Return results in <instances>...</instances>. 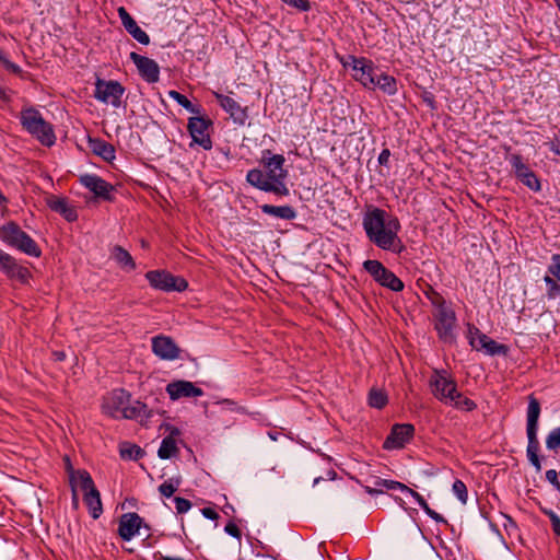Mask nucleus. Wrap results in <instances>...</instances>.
I'll return each instance as SVG.
<instances>
[{
    "mask_svg": "<svg viewBox=\"0 0 560 560\" xmlns=\"http://www.w3.org/2000/svg\"><path fill=\"white\" fill-rule=\"evenodd\" d=\"M118 15L120 18L121 24L127 25L133 18L127 12L124 7L118 8Z\"/></svg>",
    "mask_w": 560,
    "mask_h": 560,
    "instance_id": "3c124183",
    "label": "nucleus"
},
{
    "mask_svg": "<svg viewBox=\"0 0 560 560\" xmlns=\"http://www.w3.org/2000/svg\"><path fill=\"white\" fill-rule=\"evenodd\" d=\"M544 281L548 285V289L552 288L557 283V281L553 278H551L550 276H545Z\"/></svg>",
    "mask_w": 560,
    "mask_h": 560,
    "instance_id": "bf43d9fd",
    "label": "nucleus"
},
{
    "mask_svg": "<svg viewBox=\"0 0 560 560\" xmlns=\"http://www.w3.org/2000/svg\"><path fill=\"white\" fill-rule=\"evenodd\" d=\"M130 58L137 66V69L139 70L141 77L145 81H148L149 83H154L159 81L160 68L153 59L141 56L135 51L130 54Z\"/></svg>",
    "mask_w": 560,
    "mask_h": 560,
    "instance_id": "dca6fc26",
    "label": "nucleus"
},
{
    "mask_svg": "<svg viewBox=\"0 0 560 560\" xmlns=\"http://www.w3.org/2000/svg\"><path fill=\"white\" fill-rule=\"evenodd\" d=\"M8 277L16 279L22 283H26L31 276L27 268L20 266L16 260L12 264V268L7 273Z\"/></svg>",
    "mask_w": 560,
    "mask_h": 560,
    "instance_id": "72a5a7b5",
    "label": "nucleus"
},
{
    "mask_svg": "<svg viewBox=\"0 0 560 560\" xmlns=\"http://www.w3.org/2000/svg\"><path fill=\"white\" fill-rule=\"evenodd\" d=\"M284 158L283 155L276 154L272 155L265 164V167L267 170V178L270 180L271 185L277 184L278 182L280 184H284V178L288 175V172L283 168L284 164Z\"/></svg>",
    "mask_w": 560,
    "mask_h": 560,
    "instance_id": "aec40b11",
    "label": "nucleus"
},
{
    "mask_svg": "<svg viewBox=\"0 0 560 560\" xmlns=\"http://www.w3.org/2000/svg\"><path fill=\"white\" fill-rule=\"evenodd\" d=\"M540 404L534 395L528 396L527 436L537 435Z\"/></svg>",
    "mask_w": 560,
    "mask_h": 560,
    "instance_id": "5701e85b",
    "label": "nucleus"
},
{
    "mask_svg": "<svg viewBox=\"0 0 560 560\" xmlns=\"http://www.w3.org/2000/svg\"><path fill=\"white\" fill-rule=\"evenodd\" d=\"M112 258L125 270L132 271L136 269V262L128 250L116 245L112 249Z\"/></svg>",
    "mask_w": 560,
    "mask_h": 560,
    "instance_id": "393cba45",
    "label": "nucleus"
},
{
    "mask_svg": "<svg viewBox=\"0 0 560 560\" xmlns=\"http://www.w3.org/2000/svg\"><path fill=\"white\" fill-rule=\"evenodd\" d=\"M180 483V478H171L159 487V491L163 497L170 498L174 494Z\"/></svg>",
    "mask_w": 560,
    "mask_h": 560,
    "instance_id": "e433bc0d",
    "label": "nucleus"
},
{
    "mask_svg": "<svg viewBox=\"0 0 560 560\" xmlns=\"http://www.w3.org/2000/svg\"><path fill=\"white\" fill-rule=\"evenodd\" d=\"M376 485L377 486H383V487H385L386 489H389V490L399 489L401 491H405V489H408V487L406 485H404V483H401L399 481L386 480V479L377 480Z\"/></svg>",
    "mask_w": 560,
    "mask_h": 560,
    "instance_id": "c03bdc74",
    "label": "nucleus"
},
{
    "mask_svg": "<svg viewBox=\"0 0 560 560\" xmlns=\"http://www.w3.org/2000/svg\"><path fill=\"white\" fill-rule=\"evenodd\" d=\"M482 350L490 355L506 354L508 347L505 345L498 343L495 340L489 338L486 343H481Z\"/></svg>",
    "mask_w": 560,
    "mask_h": 560,
    "instance_id": "f704fd0d",
    "label": "nucleus"
},
{
    "mask_svg": "<svg viewBox=\"0 0 560 560\" xmlns=\"http://www.w3.org/2000/svg\"><path fill=\"white\" fill-rule=\"evenodd\" d=\"M225 532L234 537H236L237 539L241 538V530L240 528L236 526V524L230 522L229 524H226L225 526Z\"/></svg>",
    "mask_w": 560,
    "mask_h": 560,
    "instance_id": "603ef678",
    "label": "nucleus"
},
{
    "mask_svg": "<svg viewBox=\"0 0 560 560\" xmlns=\"http://www.w3.org/2000/svg\"><path fill=\"white\" fill-rule=\"evenodd\" d=\"M170 97L175 100L179 105H182L184 108L189 110L190 113L198 114L199 109L196 108L192 103L183 94H180L177 91H170L168 92Z\"/></svg>",
    "mask_w": 560,
    "mask_h": 560,
    "instance_id": "4c0bfd02",
    "label": "nucleus"
},
{
    "mask_svg": "<svg viewBox=\"0 0 560 560\" xmlns=\"http://www.w3.org/2000/svg\"><path fill=\"white\" fill-rule=\"evenodd\" d=\"M8 71H10L12 73H15V74H19V73H21L22 70H21V68L18 65L12 62L11 66H10V69Z\"/></svg>",
    "mask_w": 560,
    "mask_h": 560,
    "instance_id": "680f3d73",
    "label": "nucleus"
},
{
    "mask_svg": "<svg viewBox=\"0 0 560 560\" xmlns=\"http://www.w3.org/2000/svg\"><path fill=\"white\" fill-rule=\"evenodd\" d=\"M142 454H143V451L137 445H131L128 447L120 448V455L122 458L138 459L142 456Z\"/></svg>",
    "mask_w": 560,
    "mask_h": 560,
    "instance_id": "58836bf2",
    "label": "nucleus"
},
{
    "mask_svg": "<svg viewBox=\"0 0 560 560\" xmlns=\"http://www.w3.org/2000/svg\"><path fill=\"white\" fill-rule=\"evenodd\" d=\"M546 445L549 450H557L560 447V427L548 434Z\"/></svg>",
    "mask_w": 560,
    "mask_h": 560,
    "instance_id": "79ce46f5",
    "label": "nucleus"
},
{
    "mask_svg": "<svg viewBox=\"0 0 560 560\" xmlns=\"http://www.w3.org/2000/svg\"><path fill=\"white\" fill-rule=\"evenodd\" d=\"M547 294L549 299H556L558 296L560 298V285L556 283L552 288L548 289Z\"/></svg>",
    "mask_w": 560,
    "mask_h": 560,
    "instance_id": "6e6d98bb",
    "label": "nucleus"
},
{
    "mask_svg": "<svg viewBox=\"0 0 560 560\" xmlns=\"http://www.w3.org/2000/svg\"><path fill=\"white\" fill-rule=\"evenodd\" d=\"M406 492L410 493L416 500L417 502L419 503V505L424 510V512L431 517L433 518L435 522L438 523H446L445 518L436 513L434 510H432L427 501L415 490H412L411 488L408 487V489H405Z\"/></svg>",
    "mask_w": 560,
    "mask_h": 560,
    "instance_id": "c85d7f7f",
    "label": "nucleus"
},
{
    "mask_svg": "<svg viewBox=\"0 0 560 560\" xmlns=\"http://www.w3.org/2000/svg\"><path fill=\"white\" fill-rule=\"evenodd\" d=\"M557 7L560 10V0H556Z\"/></svg>",
    "mask_w": 560,
    "mask_h": 560,
    "instance_id": "774afa93",
    "label": "nucleus"
},
{
    "mask_svg": "<svg viewBox=\"0 0 560 560\" xmlns=\"http://www.w3.org/2000/svg\"><path fill=\"white\" fill-rule=\"evenodd\" d=\"M210 120L203 117H191L188 121V130L195 143H198L205 150L212 147L208 132Z\"/></svg>",
    "mask_w": 560,
    "mask_h": 560,
    "instance_id": "ddd939ff",
    "label": "nucleus"
},
{
    "mask_svg": "<svg viewBox=\"0 0 560 560\" xmlns=\"http://www.w3.org/2000/svg\"><path fill=\"white\" fill-rule=\"evenodd\" d=\"M152 351L161 360L173 361L179 358L180 348L168 336H155L152 338Z\"/></svg>",
    "mask_w": 560,
    "mask_h": 560,
    "instance_id": "9d476101",
    "label": "nucleus"
},
{
    "mask_svg": "<svg viewBox=\"0 0 560 560\" xmlns=\"http://www.w3.org/2000/svg\"><path fill=\"white\" fill-rule=\"evenodd\" d=\"M548 271L560 281V255L552 256V264L548 267Z\"/></svg>",
    "mask_w": 560,
    "mask_h": 560,
    "instance_id": "a18cd8bd",
    "label": "nucleus"
},
{
    "mask_svg": "<svg viewBox=\"0 0 560 560\" xmlns=\"http://www.w3.org/2000/svg\"><path fill=\"white\" fill-rule=\"evenodd\" d=\"M353 78L360 81L365 88L374 90V79L376 78V69L372 61L365 58H352Z\"/></svg>",
    "mask_w": 560,
    "mask_h": 560,
    "instance_id": "f8f14e48",
    "label": "nucleus"
},
{
    "mask_svg": "<svg viewBox=\"0 0 560 560\" xmlns=\"http://www.w3.org/2000/svg\"><path fill=\"white\" fill-rule=\"evenodd\" d=\"M375 88H378L388 95L397 93V82L395 78L385 73L376 72V78L374 79V89Z\"/></svg>",
    "mask_w": 560,
    "mask_h": 560,
    "instance_id": "bb28decb",
    "label": "nucleus"
},
{
    "mask_svg": "<svg viewBox=\"0 0 560 560\" xmlns=\"http://www.w3.org/2000/svg\"><path fill=\"white\" fill-rule=\"evenodd\" d=\"M261 211L266 214L284 220H293L296 217V212L291 206L262 205Z\"/></svg>",
    "mask_w": 560,
    "mask_h": 560,
    "instance_id": "a878e982",
    "label": "nucleus"
},
{
    "mask_svg": "<svg viewBox=\"0 0 560 560\" xmlns=\"http://www.w3.org/2000/svg\"><path fill=\"white\" fill-rule=\"evenodd\" d=\"M124 94V88L116 81L97 80L95 84L94 96L98 101L112 104L115 107L120 105V98Z\"/></svg>",
    "mask_w": 560,
    "mask_h": 560,
    "instance_id": "1a4fd4ad",
    "label": "nucleus"
},
{
    "mask_svg": "<svg viewBox=\"0 0 560 560\" xmlns=\"http://www.w3.org/2000/svg\"><path fill=\"white\" fill-rule=\"evenodd\" d=\"M166 392L172 400H176L182 397H198L203 394L201 388L195 386L188 381L172 382L166 386Z\"/></svg>",
    "mask_w": 560,
    "mask_h": 560,
    "instance_id": "a211bd4d",
    "label": "nucleus"
},
{
    "mask_svg": "<svg viewBox=\"0 0 560 560\" xmlns=\"http://www.w3.org/2000/svg\"><path fill=\"white\" fill-rule=\"evenodd\" d=\"M510 162L515 171V174H518L521 171H526L527 165L523 163L521 155L513 154L510 158Z\"/></svg>",
    "mask_w": 560,
    "mask_h": 560,
    "instance_id": "de8ad7c7",
    "label": "nucleus"
},
{
    "mask_svg": "<svg viewBox=\"0 0 560 560\" xmlns=\"http://www.w3.org/2000/svg\"><path fill=\"white\" fill-rule=\"evenodd\" d=\"M528 445H527V456L530 464L535 467L536 471L541 470V464L538 456L539 442L537 435L527 436Z\"/></svg>",
    "mask_w": 560,
    "mask_h": 560,
    "instance_id": "cd10ccee",
    "label": "nucleus"
},
{
    "mask_svg": "<svg viewBox=\"0 0 560 560\" xmlns=\"http://www.w3.org/2000/svg\"><path fill=\"white\" fill-rule=\"evenodd\" d=\"M52 354L57 361H63L66 359V353L63 351H55Z\"/></svg>",
    "mask_w": 560,
    "mask_h": 560,
    "instance_id": "052dcab7",
    "label": "nucleus"
},
{
    "mask_svg": "<svg viewBox=\"0 0 560 560\" xmlns=\"http://www.w3.org/2000/svg\"><path fill=\"white\" fill-rule=\"evenodd\" d=\"M145 278L154 289L163 291L182 292L188 287V283L184 278L175 277L165 270L148 271L145 273Z\"/></svg>",
    "mask_w": 560,
    "mask_h": 560,
    "instance_id": "6e6552de",
    "label": "nucleus"
},
{
    "mask_svg": "<svg viewBox=\"0 0 560 560\" xmlns=\"http://www.w3.org/2000/svg\"><path fill=\"white\" fill-rule=\"evenodd\" d=\"M166 430H170V434L163 439L161 446L158 451V455L162 459H167L178 453L176 445V436L180 434L177 428L165 425Z\"/></svg>",
    "mask_w": 560,
    "mask_h": 560,
    "instance_id": "4be33fe9",
    "label": "nucleus"
},
{
    "mask_svg": "<svg viewBox=\"0 0 560 560\" xmlns=\"http://www.w3.org/2000/svg\"><path fill=\"white\" fill-rule=\"evenodd\" d=\"M550 149L553 153L560 155V132L559 135L556 137L555 141L551 142L550 144Z\"/></svg>",
    "mask_w": 560,
    "mask_h": 560,
    "instance_id": "13d9d810",
    "label": "nucleus"
},
{
    "mask_svg": "<svg viewBox=\"0 0 560 560\" xmlns=\"http://www.w3.org/2000/svg\"><path fill=\"white\" fill-rule=\"evenodd\" d=\"M0 238L2 242L11 247H14L28 256L39 257L42 250L35 241L26 234L22 229L13 221L0 228Z\"/></svg>",
    "mask_w": 560,
    "mask_h": 560,
    "instance_id": "20e7f679",
    "label": "nucleus"
},
{
    "mask_svg": "<svg viewBox=\"0 0 560 560\" xmlns=\"http://www.w3.org/2000/svg\"><path fill=\"white\" fill-rule=\"evenodd\" d=\"M329 476H330L331 479H334L336 477V472L335 471H330Z\"/></svg>",
    "mask_w": 560,
    "mask_h": 560,
    "instance_id": "338daca9",
    "label": "nucleus"
},
{
    "mask_svg": "<svg viewBox=\"0 0 560 560\" xmlns=\"http://www.w3.org/2000/svg\"><path fill=\"white\" fill-rule=\"evenodd\" d=\"M130 394L125 389H115L103 399L102 410L105 415L115 419H131L144 423V420L152 416V410L148 409L141 401L130 402Z\"/></svg>",
    "mask_w": 560,
    "mask_h": 560,
    "instance_id": "f257e3e1",
    "label": "nucleus"
},
{
    "mask_svg": "<svg viewBox=\"0 0 560 560\" xmlns=\"http://www.w3.org/2000/svg\"><path fill=\"white\" fill-rule=\"evenodd\" d=\"M435 328L440 338L445 342H452L454 339L453 328L456 320L455 313L447 306H441L435 312Z\"/></svg>",
    "mask_w": 560,
    "mask_h": 560,
    "instance_id": "9b49d317",
    "label": "nucleus"
},
{
    "mask_svg": "<svg viewBox=\"0 0 560 560\" xmlns=\"http://www.w3.org/2000/svg\"><path fill=\"white\" fill-rule=\"evenodd\" d=\"M89 144H90L91 151L94 154L104 159L105 161H112L115 159V149L110 143L103 141L101 139L90 138Z\"/></svg>",
    "mask_w": 560,
    "mask_h": 560,
    "instance_id": "b1692460",
    "label": "nucleus"
},
{
    "mask_svg": "<svg viewBox=\"0 0 560 560\" xmlns=\"http://www.w3.org/2000/svg\"><path fill=\"white\" fill-rule=\"evenodd\" d=\"M546 479L553 485L558 490H560V482L558 480V474L555 469H550L546 471Z\"/></svg>",
    "mask_w": 560,
    "mask_h": 560,
    "instance_id": "8fccbe9b",
    "label": "nucleus"
},
{
    "mask_svg": "<svg viewBox=\"0 0 560 560\" xmlns=\"http://www.w3.org/2000/svg\"><path fill=\"white\" fill-rule=\"evenodd\" d=\"M415 433L412 424L402 423L395 424L392 428L389 435L386 438L383 446L386 450L401 448L407 442L411 440Z\"/></svg>",
    "mask_w": 560,
    "mask_h": 560,
    "instance_id": "4468645a",
    "label": "nucleus"
},
{
    "mask_svg": "<svg viewBox=\"0 0 560 560\" xmlns=\"http://www.w3.org/2000/svg\"><path fill=\"white\" fill-rule=\"evenodd\" d=\"M46 205L52 210L60 213L67 221L72 222L78 218L75 209L70 206L66 198L49 195L45 198Z\"/></svg>",
    "mask_w": 560,
    "mask_h": 560,
    "instance_id": "412c9836",
    "label": "nucleus"
},
{
    "mask_svg": "<svg viewBox=\"0 0 560 560\" xmlns=\"http://www.w3.org/2000/svg\"><path fill=\"white\" fill-rule=\"evenodd\" d=\"M490 337L482 334L479 329H469V342L471 347L478 351L482 350L481 343H486Z\"/></svg>",
    "mask_w": 560,
    "mask_h": 560,
    "instance_id": "c9c22d12",
    "label": "nucleus"
},
{
    "mask_svg": "<svg viewBox=\"0 0 560 560\" xmlns=\"http://www.w3.org/2000/svg\"><path fill=\"white\" fill-rule=\"evenodd\" d=\"M142 518L137 513H125L119 518L118 534L124 540H130L140 529Z\"/></svg>",
    "mask_w": 560,
    "mask_h": 560,
    "instance_id": "6ab92c4d",
    "label": "nucleus"
},
{
    "mask_svg": "<svg viewBox=\"0 0 560 560\" xmlns=\"http://www.w3.org/2000/svg\"><path fill=\"white\" fill-rule=\"evenodd\" d=\"M550 520H551V524H552V529L553 532L560 536V518L555 515V514H551L550 516Z\"/></svg>",
    "mask_w": 560,
    "mask_h": 560,
    "instance_id": "5fc2aeb1",
    "label": "nucleus"
},
{
    "mask_svg": "<svg viewBox=\"0 0 560 560\" xmlns=\"http://www.w3.org/2000/svg\"><path fill=\"white\" fill-rule=\"evenodd\" d=\"M125 28L140 44L148 45L150 43L149 35L138 26L135 20H131L127 25H125Z\"/></svg>",
    "mask_w": 560,
    "mask_h": 560,
    "instance_id": "2f4dec72",
    "label": "nucleus"
},
{
    "mask_svg": "<svg viewBox=\"0 0 560 560\" xmlns=\"http://www.w3.org/2000/svg\"><path fill=\"white\" fill-rule=\"evenodd\" d=\"M428 298L431 300L432 304L436 306V310L441 306H446L444 299L438 292L432 291L430 294L428 293Z\"/></svg>",
    "mask_w": 560,
    "mask_h": 560,
    "instance_id": "09e8293b",
    "label": "nucleus"
},
{
    "mask_svg": "<svg viewBox=\"0 0 560 560\" xmlns=\"http://www.w3.org/2000/svg\"><path fill=\"white\" fill-rule=\"evenodd\" d=\"M388 402L386 393L381 388H371L369 393V405L373 408L382 409Z\"/></svg>",
    "mask_w": 560,
    "mask_h": 560,
    "instance_id": "c756f323",
    "label": "nucleus"
},
{
    "mask_svg": "<svg viewBox=\"0 0 560 560\" xmlns=\"http://www.w3.org/2000/svg\"><path fill=\"white\" fill-rule=\"evenodd\" d=\"M364 269L377 281L381 285L386 287L393 291H401L404 289L402 281L395 276L394 272L388 270L378 260H365Z\"/></svg>",
    "mask_w": 560,
    "mask_h": 560,
    "instance_id": "0eeeda50",
    "label": "nucleus"
},
{
    "mask_svg": "<svg viewBox=\"0 0 560 560\" xmlns=\"http://www.w3.org/2000/svg\"><path fill=\"white\" fill-rule=\"evenodd\" d=\"M80 182L88 189L94 192L95 197L110 201L113 199L112 191L114 186L96 175L86 174L81 177Z\"/></svg>",
    "mask_w": 560,
    "mask_h": 560,
    "instance_id": "f3484780",
    "label": "nucleus"
},
{
    "mask_svg": "<svg viewBox=\"0 0 560 560\" xmlns=\"http://www.w3.org/2000/svg\"><path fill=\"white\" fill-rule=\"evenodd\" d=\"M215 97L220 102L221 106L230 113L231 116L235 117L241 110L238 103L230 96L215 93Z\"/></svg>",
    "mask_w": 560,
    "mask_h": 560,
    "instance_id": "473e14b6",
    "label": "nucleus"
},
{
    "mask_svg": "<svg viewBox=\"0 0 560 560\" xmlns=\"http://www.w3.org/2000/svg\"><path fill=\"white\" fill-rule=\"evenodd\" d=\"M247 182L257 187L260 190L273 192L279 196H287L289 194V189L285 184H280L279 182L275 185H271L270 180H268L266 174H264L260 170H250L246 176Z\"/></svg>",
    "mask_w": 560,
    "mask_h": 560,
    "instance_id": "2eb2a0df",
    "label": "nucleus"
},
{
    "mask_svg": "<svg viewBox=\"0 0 560 560\" xmlns=\"http://www.w3.org/2000/svg\"><path fill=\"white\" fill-rule=\"evenodd\" d=\"M517 178L534 191L540 190V183L534 172L527 166L526 171L516 174Z\"/></svg>",
    "mask_w": 560,
    "mask_h": 560,
    "instance_id": "7c9ffc66",
    "label": "nucleus"
},
{
    "mask_svg": "<svg viewBox=\"0 0 560 560\" xmlns=\"http://www.w3.org/2000/svg\"><path fill=\"white\" fill-rule=\"evenodd\" d=\"M0 62L3 65V67L9 70L10 69V66H11V61L5 57L3 56V58L0 60Z\"/></svg>",
    "mask_w": 560,
    "mask_h": 560,
    "instance_id": "e2e57ef3",
    "label": "nucleus"
},
{
    "mask_svg": "<svg viewBox=\"0 0 560 560\" xmlns=\"http://www.w3.org/2000/svg\"><path fill=\"white\" fill-rule=\"evenodd\" d=\"M79 486L84 492L83 500L89 506L90 513L93 518H98L103 512L102 501L98 490L95 488L94 482L86 470H79Z\"/></svg>",
    "mask_w": 560,
    "mask_h": 560,
    "instance_id": "423d86ee",
    "label": "nucleus"
},
{
    "mask_svg": "<svg viewBox=\"0 0 560 560\" xmlns=\"http://www.w3.org/2000/svg\"><path fill=\"white\" fill-rule=\"evenodd\" d=\"M365 490H366V492H368V493H370V494L383 493V490H378V489L371 488V487H365Z\"/></svg>",
    "mask_w": 560,
    "mask_h": 560,
    "instance_id": "0e129e2a",
    "label": "nucleus"
},
{
    "mask_svg": "<svg viewBox=\"0 0 560 560\" xmlns=\"http://www.w3.org/2000/svg\"><path fill=\"white\" fill-rule=\"evenodd\" d=\"M201 513L205 517L210 520H217L219 518V514L211 508H205L201 510Z\"/></svg>",
    "mask_w": 560,
    "mask_h": 560,
    "instance_id": "864d4df0",
    "label": "nucleus"
},
{
    "mask_svg": "<svg viewBox=\"0 0 560 560\" xmlns=\"http://www.w3.org/2000/svg\"><path fill=\"white\" fill-rule=\"evenodd\" d=\"M65 462H66L67 471L69 472V478H70L72 491H73V497L75 498V487L79 483V476H78L79 470L73 469L70 458L68 456L65 457Z\"/></svg>",
    "mask_w": 560,
    "mask_h": 560,
    "instance_id": "ea45409f",
    "label": "nucleus"
},
{
    "mask_svg": "<svg viewBox=\"0 0 560 560\" xmlns=\"http://www.w3.org/2000/svg\"><path fill=\"white\" fill-rule=\"evenodd\" d=\"M174 501H175L176 511L179 514L187 512L191 508V503L187 499L176 497L174 499Z\"/></svg>",
    "mask_w": 560,
    "mask_h": 560,
    "instance_id": "49530a36",
    "label": "nucleus"
},
{
    "mask_svg": "<svg viewBox=\"0 0 560 560\" xmlns=\"http://www.w3.org/2000/svg\"><path fill=\"white\" fill-rule=\"evenodd\" d=\"M21 124L42 144L50 147L55 143L56 137L52 126L47 122L35 108H26L21 112Z\"/></svg>",
    "mask_w": 560,
    "mask_h": 560,
    "instance_id": "39448f33",
    "label": "nucleus"
},
{
    "mask_svg": "<svg viewBox=\"0 0 560 560\" xmlns=\"http://www.w3.org/2000/svg\"><path fill=\"white\" fill-rule=\"evenodd\" d=\"M161 560H184V559L175 558V557H168V556H163V557H161Z\"/></svg>",
    "mask_w": 560,
    "mask_h": 560,
    "instance_id": "69168bd1",
    "label": "nucleus"
},
{
    "mask_svg": "<svg viewBox=\"0 0 560 560\" xmlns=\"http://www.w3.org/2000/svg\"><path fill=\"white\" fill-rule=\"evenodd\" d=\"M430 384L433 395L439 400L452 404L453 406L466 411H470L476 408V404L471 399L464 397L458 393L455 382L446 377L445 374L435 372Z\"/></svg>",
    "mask_w": 560,
    "mask_h": 560,
    "instance_id": "7ed1b4c3",
    "label": "nucleus"
},
{
    "mask_svg": "<svg viewBox=\"0 0 560 560\" xmlns=\"http://www.w3.org/2000/svg\"><path fill=\"white\" fill-rule=\"evenodd\" d=\"M15 258L0 249V269L5 273L12 268Z\"/></svg>",
    "mask_w": 560,
    "mask_h": 560,
    "instance_id": "37998d69",
    "label": "nucleus"
},
{
    "mask_svg": "<svg viewBox=\"0 0 560 560\" xmlns=\"http://www.w3.org/2000/svg\"><path fill=\"white\" fill-rule=\"evenodd\" d=\"M453 491L463 504L467 503V488L462 480H455L453 483Z\"/></svg>",
    "mask_w": 560,
    "mask_h": 560,
    "instance_id": "a19ab883",
    "label": "nucleus"
},
{
    "mask_svg": "<svg viewBox=\"0 0 560 560\" xmlns=\"http://www.w3.org/2000/svg\"><path fill=\"white\" fill-rule=\"evenodd\" d=\"M398 228V221L389 222L388 228L385 225V211L378 208L366 213L363 219V226L370 241L375 243L382 249L398 250L400 241L392 226Z\"/></svg>",
    "mask_w": 560,
    "mask_h": 560,
    "instance_id": "f03ea898",
    "label": "nucleus"
},
{
    "mask_svg": "<svg viewBox=\"0 0 560 560\" xmlns=\"http://www.w3.org/2000/svg\"><path fill=\"white\" fill-rule=\"evenodd\" d=\"M389 155H390L389 150L384 149V150L381 152V154L378 155V163H380L381 165H385V164H387L388 159H389Z\"/></svg>",
    "mask_w": 560,
    "mask_h": 560,
    "instance_id": "4d7b16f0",
    "label": "nucleus"
}]
</instances>
